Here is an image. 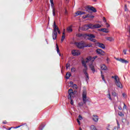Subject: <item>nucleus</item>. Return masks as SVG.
<instances>
[{
	"label": "nucleus",
	"instance_id": "nucleus-1",
	"mask_svg": "<svg viewBox=\"0 0 130 130\" xmlns=\"http://www.w3.org/2000/svg\"><path fill=\"white\" fill-rule=\"evenodd\" d=\"M93 61L94 59H91V57H88L86 58V60L85 61L84 60L82 61V66L84 67L83 72L84 75H85V77H86L87 81L89 80V74H88V73H87V70H88V68L87 67V64L86 63H88L90 70H91L93 73H95V67H94V65H93Z\"/></svg>",
	"mask_w": 130,
	"mask_h": 130
},
{
	"label": "nucleus",
	"instance_id": "nucleus-2",
	"mask_svg": "<svg viewBox=\"0 0 130 130\" xmlns=\"http://www.w3.org/2000/svg\"><path fill=\"white\" fill-rule=\"evenodd\" d=\"M82 100L84 104H86L88 101V99H87V89H86V87H84L82 90Z\"/></svg>",
	"mask_w": 130,
	"mask_h": 130
},
{
	"label": "nucleus",
	"instance_id": "nucleus-3",
	"mask_svg": "<svg viewBox=\"0 0 130 130\" xmlns=\"http://www.w3.org/2000/svg\"><path fill=\"white\" fill-rule=\"evenodd\" d=\"M86 36H88V40H90V41H92V42H96V40L95 38L96 37L95 35L91 34H86Z\"/></svg>",
	"mask_w": 130,
	"mask_h": 130
},
{
	"label": "nucleus",
	"instance_id": "nucleus-4",
	"mask_svg": "<svg viewBox=\"0 0 130 130\" xmlns=\"http://www.w3.org/2000/svg\"><path fill=\"white\" fill-rule=\"evenodd\" d=\"M75 45L77 46V47H78V48L82 49V48H84L85 47V43L84 42L76 43Z\"/></svg>",
	"mask_w": 130,
	"mask_h": 130
},
{
	"label": "nucleus",
	"instance_id": "nucleus-5",
	"mask_svg": "<svg viewBox=\"0 0 130 130\" xmlns=\"http://www.w3.org/2000/svg\"><path fill=\"white\" fill-rule=\"evenodd\" d=\"M72 54L74 56H75L76 55H80L81 54V52L79 50H73L72 51Z\"/></svg>",
	"mask_w": 130,
	"mask_h": 130
},
{
	"label": "nucleus",
	"instance_id": "nucleus-6",
	"mask_svg": "<svg viewBox=\"0 0 130 130\" xmlns=\"http://www.w3.org/2000/svg\"><path fill=\"white\" fill-rule=\"evenodd\" d=\"M68 99H71L72 97H73V95H74V91L72 89H70L68 90Z\"/></svg>",
	"mask_w": 130,
	"mask_h": 130
},
{
	"label": "nucleus",
	"instance_id": "nucleus-7",
	"mask_svg": "<svg viewBox=\"0 0 130 130\" xmlns=\"http://www.w3.org/2000/svg\"><path fill=\"white\" fill-rule=\"evenodd\" d=\"M96 53H98V54H100L101 55H105V52L101 49H98L96 50Z\"/></svg>",
	"mask_w": 130,
	"mask_h": 130
},
{
	"label": "nucleus",
	"instance_id": "nucleus-8",
	"mask_svg": "<svg viewBox=\"0 0 130 130\" xmlns=\"http://www.w3.org/2000/svg\"><path fill=\"white\" fill-rule=\"evenodd\" d=\"M53 31L54 32H57V30L59 29L58 27L55 24V22H54V24L53 25Z\"/></svg>",
	"mask_w": 130,
	"mask_h": 130
},
{
	"label": "nucleus",
	"instance_id": "nucleus-9",
	"mask_svg": "<svg viewBox=\"0 0 130 130\" xmlns=\"http://www.w3.org/2000/svg\"><path fill=\"white\" fill-rule=\"evenodd\" d=\"M51 7L52 9V13L53 16H55V7H54V3H51Z\"/></svg>",
	"mask_w": 130,
	"mask_h": 130
},
{
	"label": "nucleus",
	"instance_id": "nucleus-10",
	"mask_svg": "<svg viewBox=\"0 0 130 130\" xmlns=\"http://www.w3.org/2000/svg\"><path fill=\"white\" fill-rule=\"evenodd\" d=\"M115 84L118 88H120V89H122V84H121V82H120V81H118Z\"/></svg>",
	"mask_w": 130,
	"mask_h": 130
},
{
	"label": "nucleus",
	"instance_id": "nucleus-11",
	"mask_svg": "<svg viewBox=\"0 0 130 130\" xmlns=\"http://www.w3.org/2000/svg\"><path fill=\"white\" fill-rule=\"evenodd\" d=\"M75 14L76 16H81V15H84L86 13L82 12V11H78Z\"/></svg>",
	"mask_w": 130,
	"mask_h": 130
},
{
	"label": "nucleus",
	"instance_id": "nucleus-12",
	"mask_svg": "<svg viewBox=\"0 0 130 130\" xmlns=\"http://www.w3.org/2000/svg\"><path fill=\"white\" fill-rule=\"evenodd\" d=\"M87 9H88V10H90V11H92L93 13H96V12H97V10H96V9L93 7L87 6Z\"/></svg>",
	"mask_w": 130,
	"mask_h": 130
},
{
	"label": "nucleus",
	"instance_id": "nucleus-13",
	"mask_svg": "<svg viewBox=\"0 0 130 130\" xmlns=\"http://www.w3.org/2000/svg\"><path fill=\"white\" fill-rule=\"evenodd\" d=\"M97 45L99 47L102 48L103 49H105V45L101 43H98Z\"/></svg>",
	"mask_w": 130,
	"mask_h": 130
},
{
	"label": "nucleus",
	"instance_id": "nucleus-14",
	"mask_svg": "<svg viewBox=\"0 0 130 130\" xmlns=\"http://www.w3.org/2000/svg\"><path fill=\"white\" fill-rule=\"evenodd\" d=\"M101 69L102 70V71H107V67L104 64L101 65Z\"/></svg>",
	"mask_w": 130,
	"mask_h": 130
},
{
	"label": "nucleus",
	"instance_id": "nucleus-15",
	"mask_svg": "<svg viewBox=\"0 0 130 130\" xmlns=\"http://www.w3.org/2000/svg\"><path fill=\"white\" fill-rule=\"evenodd\" d=\"M88 29H89V28L88 27V25H83L81 27V30H82V31H86V30H88Z\"/></svg>",
	"mask_w": 130,
	"mask_h": 130
},
{
	"label": "nucleus",
	"instance_id": "nucleus-16",
	"mask_svg": "<svg viewBox=\"0 0 130 130\" xmlns=\"http://www.w3.org/2000/svg\"><path fill=\"white\" fill-rule=\"evenodd\" d=\"M67 31L68 33H71V32H73V26H70L67 28Z\"/></svg>",
	"mask_w": 130,
	"mask_h": 130
},
{
	"label": "nucleus",
	"instance_id": "nucleus-17",
	"mask_svg": "<svg viewBox=\"0 0 130 130\" xmlns=\"http://www.w3.org/2000/svg\"><path fill=\"white\" fill-rule=\"evenodd\" d=\"M21 126H23L24 128H26V127H28L27 124H24L23 125H20L18 126L15 127L14 128H18L19 127H21Z\"/></svg>",
	"mask_w": 130,
	"mask_h": 130
},
{
	"label": "nucleus",
	"instance_id": "nucleus-18",
	"mask_svg": "<svg viewBox=\"0 0 130 130\" xmlns=\"http://www.w3.org/2000/svg\"><path fill=\"white\" fill-rule=\"evenodd\" d=\"M106 39H107V40H108L109 41H110L111 42L112 41H114V38H113L111 37H106Z\"/></svg>",
	"mask_w": 130,
	"mask_h": 130
},
{
	"label": "nucleus",
	"instance_id": "nucleus-19",
	"mask_svg": "<svg viewBox=\"0 0 130 130\" xmlns=\"http://www.w3.org/2000/svg\"><path fill=\"white\" fill-rule=\"evenodd\" d=\"M52 37L53 39H54V40H55V39H56V38L57 37V32H53Z\"/></svg>",
	"mask_w": 130,
	"mask_h": 130
},
{
	"label": "nucleus",
	"instance_id": "nucleus-20",
	"mask_svg": "<svg viewBox=\"0 0 130 130\" xmlns=\"http://www.w3.org/2000/svg\"><path fill=\"white\" fill-rule=\"evenodd\" d=\"M120 81V80L119 79V77L117 76H115V84Z\"/></svg>",
	"mask_w": 130,
	"mask_h": 130
},
{
	"label": "nucleus",
	"instance_id": "nucleus-21",
	"mask_svg": "<svg viewBox=\"0 0 130 130\" xmlns=\"http://www.w3.org/2000/svg\"><path fill=\"white\" fill-rule=\"evenodd\" d=\"M119 61H121V62L125 63H128V61L124 59H120Z\"/></svg>",
	"mask_w": 130,
	"mask_h": 130
},
{
	"label": "nucleus",
	"instance_id": "nucleus-22",
	"mask_svg": "<svg viewBox=\"0 0 130 130\" xmlns=\"http://www.w3.org/2000/svg\"><path fill=\"white\" fill-rule=\"evenodd\" d=\"M93 120H94V121H95V122H97V121H98V116L96 115H93Z\"/></svg>",
	"mask_w": 130,
	"mask_h": 130
},
{
	"label": "nucleus",
	"instance_id": "nucleus-23",
	"mask_svg": "<svg viewBox=\"0 0 130 130\" xmlns=\"http://www.w3.org/2000/svg\"><path fill=\"white\" fill-rule=\"evenodd\" d=\"M101 31H102V32H105V33H108V32H109L108 29L107 28H101Z\"/></svg>",
	"mask_w": 130,
	"mask_h": 130
},
{
	"label": "nucleus",
	"instance_id": "nucleus-24",
	"mask_svg": "<svg viewBox=\"0 0 130 130\" xmlns=\"http://www.w3.org/2000/svg\"><path fill=\"white\" fill-rule=\"evenodd\" d=\"M87 26L88 27V29H89V28L90 29H94V26L93 24H89L87 25Z\"/></svg>",
	"mask_w": 130,
	"mask_h": 130
},
{
	"label": "nucleus",
	"instance_id": "nucleus-25",
	"mask_svg": "<svg viewBox=\"0 0 130 130\" xmlns=\"http://www.w3.org/2000/svg\"><path fill=\"white\" fill-rule=\"evenodd\" d=\"M44 126H45V125L44 124H42L39 128V130H43V128H44Z\"/></svg>",
	"mask_w": 130,
	"mask_h": 130
},
{
	"label": "nucleus",
	"instance_id": "nucleus-26",
	"mask_svg": "<svg viewBox=\"0 0 130 130\" xmlns=\"http://www.w3.org/2000/svg\"><path fill=\"white\" fill-rule=\"evenodd\" d=\"M56 46L57 53H59L60 56H61V55H60V52H59V48L58 47V45H57V44H56Z\"/></svg>",
	"mask_w": 130,
	"mask_h": 130
},
{
	"label": "nucleus",
	"instance_id": "nucleus-27",
	"mask_svg": "<svg viewBox=\"0 0 130 130\" xmlns=\"http://www.w3.org/2000/svg\"><path fill=\"white\" fill-rule=\"evenodd\" d=\"M94 29L96 28H101V25H100L99 24H94Z\"/></svg>",
	"mask_w": 130,
	"mask_h": 130
},
{
	"label": "nucleus",
	"instance_id": "nucleus-28",
	"mask_svg": "<svg viewBox=\"0 0 130 130\" xmlns=\"http://www.w3.org/2000/svg\"><path fill=\"white\" fill-rule=\"evenodd\" d=\"M71 75V73H67L66 76V79H69Z\"/></svg>",
	"mask_w": 130,
	"mask_h": 130
},
{
	"label": "nucleus",
	"instance_id": "nucleus-29",
	"mask_svg": "<svg viewBox=\"0 0 130 130\" xmlns=\"http://www.w3.org/2000/svg\"><path fill=\"white\" fill-rule=\"evenodd\" d=\"M90 129L91 130H97V129L96 128V127H95V126L93 125H92L90 126Z\"/></svg>",
	"mask_w": 130,
	"mask_h": 130
},
{
	"label": "nucleus",
	"instance_id": "nucleus-30",
	"mask_svg": "<svg viewBox=\"0 0 130 130\" xmlns=\"http://www.w3.org/2000/svg\"><path fill=\"white\" fill-rule=\"evenodd\" d=\"M73 96H71V99H68L69 100H71V105H74V102L73 101Z\"/></svg>",
	"mask_w": 130,
	"mask_h": 130
},
{
	"label": "nucleus",
	"instance_id": "nucleus-31",
	"mask_svg": "<svg viewBox=\"0 0 130 130\" xmlns=\"http://www.w3.org/2000/svg\"><path fill=\"white\" fill-rule=\"evenodd\" d=\"M118 115L121 117H123V116H124V114H123L121 112H118Z\"/></svg>",
	"mask_w": 130,
	"mask_h": 130
},
{
	"label": "nucleus",
	"instance_id": "nucleus-32",
	"mask_svg": "<svg viewBox=\"0 0 130 130\" xmlns=\"http://www.w3.org/2000/svg\"><path fill=\"white\" fill-rule=\"evenodd\" d=\"M85 47H91L92 46V44H85L84 45Z\"/></svg>",
	"mask_w": 130,
	"mask_h": 130
},
{
	"label": "nucleus",
	"instance_id": "nucleus-33",
	"mask_svg": "<svg viewBox=\"0 0 130 130\" xmlns=\"http://www.w3.org/2000/svg\"><path fill=\"white\" fill-rule=\"evenodd\" d=\"M65 38H66V36L62 35L61 39V42H63V41L64 40Z\"/></svg>",
	"mask_w": 130,
	"mask_h": 130
},
{
	"label": "nucleus",
	"instance_id": "nucleus-34",
	"mask_svg": "<svg viewBox=\"0 0 130 130\" xmlns=\"http://www.w3.org/2000/svg\"><path fill=\"white\" fill-rule=\"evenodd\" d=\"M101 74H102V79L104 81V82H106V81L105 80V79L104 78V75L102 74V71H101Z\"/></svg>",
	"mask_w": 130,
	"mask_h": 130
},
{
	"label": "nucleus",
	"instance_id": "nucleus-35",
	"mask_svg": "<svg viewBox=\"0 0 130 130\" xmlns=\"http://www.w3.org/2000/svg\"><path fill=\"white\" fill-rule=\"evenodd\" d=\"M73 89H77L78 88V86H77V85H76V84H74L73 86Z\"/></svg>",
	"mask_w": 130,
	"mask_h": 130
},
{
	"label": "nucleus",
	"instance_id": "nucleus-36",
	"mask_svg": "<svg viewBox=\"0 0 130 130\" xmlns=\"http://www.w3.org/2000/svg\"><path fill=\"white\" fill-rule=\"evenodd\" d=\"M76 36H77V37H82V36H83V34H78L76 35Z\"/></svg>",
	"mask_w": 130,
	"mask_h": 130
},
{
	"label": "nucleus",
	"instance_id": "nucleus-37",
	"mask_svg": "<svg viewBox=\"0 0 130 130\" xmlns=\"http://www.w3.org/2000/svg\"><path fill=\"white\" fill-rule=\"evenodd\" d=\"M112 94L113 96H115V97L116 96L117 94H116V92H115V91H113L112 92Z\"/></svg>",
	"mask_w": 130,
	"mask_h": 130
},
{
	"label": "nucleus",
	"instance_id": "nucleus-38",
	"mask_svg": "<svg viewBox=\"0 0 130 130\" xmlns=\"http://www.w3.org/2000/svg\"><path fill=\"white\" fill-rule=\"evenodd\" d=\"M71 72H72L73 73H75V72H76V68H72Z\"/></svg>",
	"mask_w": 130,
	"mask_h": 130
},
{
	"label": "nucleus",
	"instance_id": "nucleus-39",
	"mask_svg": "<svg viewBox=\"0 0 130 130\" xmlns=\"http://www.w3.org/2000/svg\"><path fill=\"white\" fill-rule=\"evenodd\" d=\"M98 56H95L94 57H93V58H92V57H91V59H93V61L94 60H95V59H96V58H97Z\"/></svg>",
	"mask_w": 130,
	"mask_h": 130
},
{
	"label": "nucleus",
	"instance_id": "nucleus-40",
	"mask_svg": "<svg viewBox=\"0 0 130 130\" xmlns=\"http://www.w3.org/2000/svg\"><path fill=\"white\" fill-rule=\"evenodd\" d=\"M122 122H123V123H125V122H126V120L125 119H122Z\"/></svg>",
	"mask_w": 130,
	"mask_h": 130
},
{
	"label": "nucleus",
	"instance_id": "nucleus-41",
	"mask_svg": "<svg viewBox=\"0 0 130 130\" xmlns=\"http://www.w3.org/2000/svg\"><path fill=\"white\" fill-rule=\"evenodd\" d=\"M122 96H123V97H124V98H126V97H127L126 94H125V93H122Z\"/></svg>",
	"mask_w": 130,
	"mask_h": 130
},
{
	"label": "nucleus",
	"instance_id": "nucleus-42",
	"mask_svg": "<svg viewBox=\"0 0 130 130\" xmlns=\"http://www.w3.org/2000/svg\"><path fill=\"white\" fill-rule=\"evenodd\" d=\"M108 98H109V99H110V100H112V99H111V96L110 95V93H109L108 94Z\"/></svg>",
	"mask_w": 130,
	"mask_h": 130
},
{
	"label": "nucleus",
	"instance_id": "nucleus-43",
	"mask_svg": "<svg viewBox=\"0 0 130 130\" xmlns=\"http://www.w3.org/2000/svg\"><path fill=\"white\" fill-rule=\"evenodd\" d=\"M70 64L67 63V64H66V69H69V68H70Z\"/></svg>",
	"mask_w": 130,
	"mask_h": 130
},
{
	"label": "nucleus",
	"instance_id": "nucleus-44",
	"mask_svg": "<svg viewBox=\"0 0 130 130\" xmlns=\"http://www.w3.org/2000/svg\"><path fill=\"white\" fill-rule=\"evenodd\" d=\"M78 117H79V119H79V120H82V118H83L82 117V116H81V115H79V116H78Z\"/></svg>",
	"mask_w": 130,
	"mask_h": 130
},
{
	"label": "nucleus",
	"instance_id": "nucleus-45",
	"mask_svg": "<svg viewBox=\"0 0 130 130\" xmlns=\"http://www.w3.org/2000/svg\"><path fill=\"white\" fill-rule=\"evenodd\" d=\"M123 52L124 54H126V49H123Z\"/></svg>",
	"mask_w": 130,
	"mask_h": 130
},
{
	"label": "nucleus",
	"instance_id": "nucleus-46",
	"mask_svg": "<svg viewBox=\"0 0 130 130\" xmlns=\"http://www.w3.org/2000/svg\"><path fill=\"white\" fill-rule=\"evenodd\" d=\"M77 122L78 124L80 125H81V122H80V120H79V119H77Z\"/></svg>",
	"mask_w": 130,
	"mask_h": 130
},
{
	"label": "nucleus",
	"instance_id": "nucleus-47",
	"mask_svg": "<svg viewBox=\"0 0 130 130\" xmlns=\"http://www.w3.org/2000/svg\"><path fill=\"white\" fill-rule=\"evenodd\" d=\"M106 25H107V28H109L110 26V25L107 22H106Z\"/></svg>",
	"mask_w": 130,
	"mask_h": 130
},
{
	"label": "nucleus",
	"instance_id": "nucleus-48",
	"mask_svg": "<svg viewBox=\"0 0 130 130\" xmlns=\"http://www.w3.org/2000/svg\"><path fill=\"white\" fill-rule=\"evenodd\" d=\"M103 21L105 22V23H107V21L106 20V18L105 17H103Z\"/></svg>",
	"mask_w": 130,
	"mask_h": 130
},
{
	"label": "nucleus",
	"instance_id": "nucleus-49",
	"mask_svg": "<svg viewBox=\"0 0 130 130\" xmlns=\"http://www.w3.org/2000/svg\"><path fill=\"white\" fill-rule=\"evenodd\" d=\"M126 109V105H125V104H124V107H123V109Z\"/></svg>",
	"mask_w": 130,
	"mask_h": 130
},
{
	"label": "nucleus",
	"instance_id": "nucleus-50",
	"mask_svg": "<svg viewBox=\"0 0 130 130\" xmlns=\"http://www.w3.org/2000/svg\"><path fill=\"white\" fill-rule=\"evenodd\" d=\"M85 18H90V15L87 14V15L85 16Z\"/></svg>",
	"mask_w": 130,
	"mask_h": 130
},
{
	"label": "nucleus",
	"instance_id": "nucleus-51",
	"mask_svg": "<svg viewBox=\"0 0 130 130\" xmlns=\"http://www.w3.org/2000/svg\"><path fill=\"white\" fill-rule=\"evenodd\" d=\"M94 16H93V15H90V17H89V18H90V19H93V18H94Z\"/></svg>",
	"mask_w": 130,
	"mask_h": 130
},
{
	"label": "nucleus",
	"instance_id": "nucleus-52",
	"mask_svg": "<svg viewBox=\"0 0 130 130\" xmlns=\"http://www.w3.org/2000/svg\"><path fill=\"white\" fill-rule=\"evenodd\" d=\"M64 14H65L66 15H68V11H67V10H65Z\"/></svg>",
	"mask_w": 130,
	"mask_h": 130
},
{
	"label": "nucleus",
	"instance_id": "nucleus-53",
	"mask_svg": "<svg viewBox=\"0 0 130 130\" xmlns=\"http://www.w3.org/2000/svg\"><path fill=\"white\" fill-rule=\"evenodd\" d=\"M118 109H119V110H121V109H122V108H121V107L119 106V107H118Z\"/></svg>",
	"mask_w": 130,
	"mask_h": 130
},
{
	"label": "nucleus",
	"instance_id": "nucleus-54",
	"mask_svg": "<svg viewBox=\"0 0 130 130\" xmlns=\"http://www.w3.org/2000/svg\"><path fill=\"white\" fill-rule=\"evenodd\" d=\"M79 105H80V106H83V103H79Z\"/></svg>",
	"mask_w": 130,
	"mask_h": 130
},
{
	"label": "nucleus",
	"instance_id": "nucleus-55",
	"mask_svg": "<svg viewBox=\"0 0 130 130\" xmlns=\"http://www.w3.org/2000/svg\"><path fill=\"white\" fill-rule=\"evenodd\" d=\"M57 31L59 34H60V31L59 30V29Z\"/></svg>",
	"mask_w": 130,
	"mask_h": 130
},
{
	"label": "nucleus",
	"instance_id": "nucleus-56",
	"mask_svg": "<svg viewBox=\"0 0 130 130\" xmlns=\"http://www.w3.org/2000/svg\"><path fill=\"white\" fill-rule=\"evenodd\" d=\"M113 130H117V127H114Z\"/></svg>",
	"mask_w": 130,
	"mask_h": 130
},
{
	"label": "nucleus",
	"instance_id": "nucleus-57",
	"mask_svg": "<svg viewBox=\"0 0 130 130\" xmlns=\"http://www.w3.org/2000/svg\"><path fill=\"white\" fill-rule=\"evenodd\" d=\"M112 78L115 79V76H112Z\"/></svg>",
	"mask_w": 130,
	"mask_h": 130
},
{
	"label": "nucleus",
	"instance_id": "nucleus-58",
	"mask_svg": "<svg viewBox=\"0 0 130 130\" xmlns=\"http://www.w3.org/2000/svg\"><path fill=\"white\" fill-rule=\"evenodd\" d=\"M83 19H86L87 17H86V16H83Z\"/></svg>",
	"mask_w": 130,
	"mask_h": 130
},
{
	"label": "nucleus",
	"instance_id": "nucleus-59",
	"mask_svg": "<svg viewBox=\"0 0 130 130\" xmlns=\"http://www.w3.org/2000/svg\"><path fill=\"white\" fill-rule=\"evenodd\" d=\"M70 83L71 84V85H73V83L72 81H71V82H70Z\"/></svg>",
	"mask_w": 130,
	"mask_h": 130
},
{
	"label": "nucleus",
	"instance_id": "nucleus-60",
	"mask_svg": "<svg viewBox=\"0 0 130 130\" xmlns=\"http://www.w3.org/2000/svg\"><path fill=\"white\" fill-rule=\"evenodd\" d=\"M62 35H64V36H66V34L64 33V32H63Z\"/></svg>",
	"mask_w": 130,
	"mask_h": 130
},
{
	"label": "nucleus",
	"instance_id": "nucleus-61",
	"mask_svg": "<svg viewBox=\"0 0 130 130\" xmlns=\"http://www.w3.org/2000/svg\"><path fill=\"white\" fill-rule=\"evenodd\" d=\"M50 3H53V0H50Z\"/></svg>",
	"mask_w": 130,
	"mask_h": 130
},
{
	"label": "nucleus",
	"instance_id": "nucleus-62",
	"mask_svg": "<svg viewBox=\"0 0 130 130\" xmlns=\"http://www.w3.org/2000/svg\"><path fill=\"white\" fill-rule=\"evenodd\" d=\"M117 123L118 126H119V123L118 121H117Z\"/></svg>",
	"mask_w": 130,
	"mask_h": 130
},
{
	"label": "nucleus",
	"instance_id": "nucleus-63",
	"mask_svg": "<svg viewBox=\"0 0 130 130\" xmlns=\"http://www.w3.org/2000/svg\"><path fill=\"white\" fill-rule=\"evenodd\" d=\"M11 128H13V127H11L8 128L7 130H11Z\"/></svg>",
	"mask_w": 130,
	"mask_h": 130
},
{
	"label": "nucleus",
	"instance_id": "nucleus-64",
	"mask_svg": "<svg viewBox=\"0 0 130 130\" xmlns=\"http://www.w3.org/2000/svg\"><path fill=\"white\" fill-rule=\"evenodd\" d=\"M63 32H66V29H63Z\"/></svg>",
	"mask_w": 130,
	"mask_h": 130
}]
</instances>
